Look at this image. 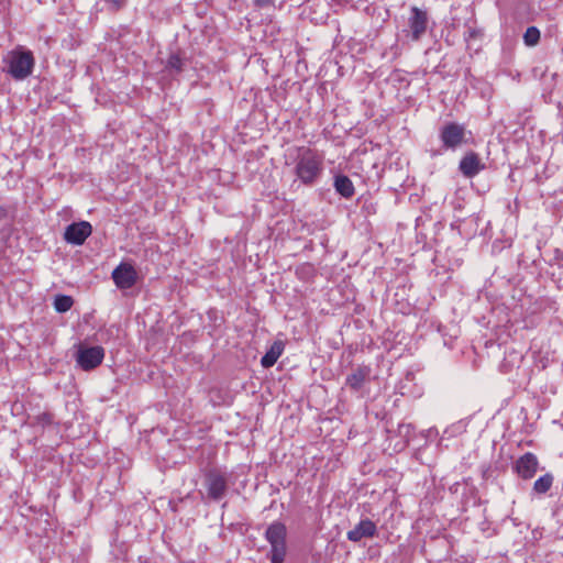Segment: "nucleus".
<instances>
[{
  "instance_id": "f257e3e1",
  "label": "nucleus",
  "mask_w": 563,
  "mask_h": 563,
  "mask_svg": "<svg viewBox=\"0 0 563 563\" xmlns=\"http://www.w3.org/2000/svg\"><path fill=\"white\" fill-rule=\"evenodd\" d=\"M323 172V155L306 146L297 148L295 174L306 186L314 185Z\"/></svg>"
},
{
  "instance_id": "f03ea898",
  "label": "nucleus",
  "mask_w": 563,
  "mask_h": 563,
  "mask_svg": "<svg viewBox=\"0 0 563 563\" xmlns=\"http://www.w3.org/2000/svg\"><path fill=\"white\" fill-rule=\"evenodd\" d=\"M286 536V526L280 521H274L267 527L265 538L271 544L269 560L272 563H283L285 561Z\"/></svg>"
},
{
  "instance_id": "7ed1b4c3",
  "label": "nucleus",
  "mask_w": 563,
  "mask_h": 563,
  "mask_svg": "<svg viewBox=\"0 0 563 563\" xmlns=\"http://www.w3.org/2000/svg\"><path fill=\"white\" fill-rule=\"evenodd\" d=\"M34 65L31 51L15 49L10 53L7 71L15 80H23L32 74Z\"/></svg>"
},
{
  "instance_id": "20e7f679",
  "label": "nucleus",
  "mask_w": 563,
  "mask_h": 563,
  "mask_svg": "<svg viewBox=\"0 0 563 563\" xmlns=\"http://www.w3.org/2000/svg\"><path fill=\"white\" fill-rule=\"evenodd\" d=\"M104 358L102 346H82L80 345L76 353L77 365L84 371H91L98 367Z\"/></svg>"
},
{
  "instance_id": "39448f33",
  "label": "nucleus",
  "mask_w": 563,
  "mask_h": 563,
  "mask_svg": "<svg viewBox=\"0 0 563 563\" xmlns=\"http://www.w3.org/2000/svg\"><path fill=\"white\" fill-rule=\"evenodd\" d=\"M205 486L208 497L214 501L221 500L228 492V479L218 470H210L205 475Z\"/></svg>"
},
{
  "instance_id": "423d86ee",
  "label": "nucleus",
  "mask_w": 563,
  "mask_h": 563,
  "mask_svg": "<svg viewBox=\"0 0 563 563\" xmlns=\"http://www.w3.org/2000/svg\"><path fill=\"white\" fill-rule=\"evenodd\" d=\"M428 12L418 7H411L408 25L411 32V38L419 41L426 33L428 27Z\"/></svg>"
},
{
  "instance_id": "0eeeda50",
  "label": "nucleus",
  "mask_w": 563,
  "mask_h": 563,
  "mask_svg": "<svg viewBox=\"0 0 563 563\" xmlns=\"http://www.w3.org/2000/svg\"><path fill=\"white\" fill-rule=\"evenodd\" d=\"M92 227L87 221L75 222L66 227L64 239L67 243L73 245H81L86 239L91 234Z\"/></svg>"
},
{
  "instance_id": "6e6552de",
  "label": "nucleus",
  "mask_w": 563,
  "mask_h": 563,
  "mask_svg": "<svg viewBox=\"0 0 563 563\" xmlns=\"http://www.w3.org/2000/svg\"><path fill=\"white\" fill-rule=\"evenodd\" d=\"M137 273L131 264L121 263L112 272V279L118 288L129 289L136 283Z\"/></svg>"
},
{
  "instance_id": "1a4fd4ad",
  "label": "nucleus",
  "mask_w": 563,
  "mask_h": 563,
  "mask_svg": "<svg viewBox=\"0 0 563 563\" xmlns=\"http://www.w3.org/2000/svg\"><path fill=\"white\" fill-rule=\"evenodd\" d=\"M486 168L485 163L475 152H467L459 164L461 174L466 178H473Z\"/></svg>"
},
{
  "instance_id": "9d476101",
  "label": "nucleus",
  "mask_w": 563,
  "mask_h": 563,
  "mask_svg": "<svg viewBox=\"0 0 563 563\" xmlns=\"http://www.w3.org/2000/svg\"><path fill=\"white\" fill-rule=\"evenodd\" d=\"M538 464L537 456L531 452H527L516 461L515 470L521 478L530 479L536 475Z\"/></svg>"
},
{
  "instance_id": "9b49d317",
  "label": "nucleus",
  "mask_w": 563,
  "mask_h": 563,
  "mask_svg": "<svg viewBox=\"0 0 563 563\" xmlns=\"http://www.w3.org/2000/svg\"><path fill=\"white\" fill-rule=\"evenodd\" d=\"M377 533V527L371 519H362L352 530L347 531L346 538L352 542H360L363 538H373Z\"/></svg>"
},
{
  "instance_id": "f8f14e48",
  "label": "nucleus",
  "mask_w": 563,
  "mask_h": 563,
  "mask_svg": "<svg viewBox=\"0 0 563 563\" xmlns=\"http://www.w3.org/2000/svg\"><path fill=\"white\" fill-rule=\"evenodd\" d=\"M372 369L367 365L356 366L350 375L346 376L345 386L351 390L358 391L369 379Z\"/></svg>"
},
{
  "instance_id": "ddd939ff",
  "label": "nucleus",
  "mask_w": 563,
  "mask_h": 563,
  "mask_svg": "<svg viewBox=\"0 0 563 563\" xmlns=\"http://www.w3.org/2000/svg\"><path fill=\"white\" fill-rule=\"evenodd\" d=\"M441 141H464L466 139V130L463 124L455 122L445 123L440 132Z\"/></svg>"
},
{
  "instance_id": "4468645a",
  "label": "nucleus",
  "mask_w": 563,
  "mask_h": 563,
  "mask_svg": "<svg viewBox=\"0 0 563 563\" xmlns=\"http://www.w3.org/2000/svg\"><path fill=\"white\" fill-rule=\"evenodd\" d=\"M187 64L188 59L180 53H172L165 63V70L170 75L180 74Z\"/></svg>"
},
{
  "instance_id": "2eb2a0df",
  "label": "nucleus",
  "mask_w": 563,
  "mask_h": 563,
  "mask_svg": "<svg viewBox=\"0 0 563 563\" xmlns=\"http://www.w3.org/2000/svg\"><path fill=\"white\" fill-rule=\"evenodd\" d=\"M284 351V345L282 342H274L271 349L265 353V355L261 360V364L263 367L268 368L272 367Z\"/></svg>"
},
{
  "instance_id": "dca6fc26",
  "label": "nucleus",
  "mask_w": 563,
  "mask_h": 563,
  "mask_svg": "<svg viewBox=\"0 0 563 563\" xmlns=\"http://www.w3.org/2000/svg\"><path fill=\"white\" fill-rule=\"evenodd\" d=\"M335 190L344 198H351L354 195L352 180L345 175H338L334 179Z\"/></svg>"
},
{
  "instance_id": "f3484780",
  "label": "nucleus",
  "mask_w": 563,
  "mask_h": 563,
  "mask_svg": "<svg viewBox=\"0 0 563 563\" xmlns=\"http://www.w3.org/2000/svg\"><path fill=\"white\" fill-rule=\"evenodd\" d=\"M73 305H74V299H73V297H70L68 295H57L54 299V308L59 313H64V312L70 310Z\"/></svg>"
},
{
  "instance_id": "a211bd4d",
  "label": "nucleus",
  "mask_w": 563,
  "mask_h": 563,
  "mask_svg": "<svg viewBox=\"0 0 563 563\" xmlns=\"http://www.w3.org/2000/svg\"><path fill=\"white\" fill-rule=\"evenodd\" d=\"M553 484V476L551 474H545L539 477L533 484V490L537 494H545Z\"/></svg>"
},
{
  "instance_id": "6ab92c4d",
  "label": "nucleus",
  "mask_w": 563,
  "mask_h": 563,
  "mask_svg": "<svg viewBox=\"0 0 563 563\" xmlns=\"http://www.w3.org/2000/svg\"><path fill=\"white\" fill-rule=\"evenodd\" d=\"M540 41V31L537 26H529L523 34V42L527 46H534Z\"/></svg>"
},
{
  "instance_id": "aec40b11",
  "label": "nucleus",
  "mask_w": 563,
  "mask_h": 563,
  "mask_svg": "<svg viewBox=\"0 0 563 563\" xmlns=\"http://www.w3.org/2000/svg\"><path fill=\"white\" fill-rule=\"evenodd\" d=\"M53 422V416L49 412H42L34 417V423L42 427L48 426Z\"/></svg>"
},
{
  "instance_id": "412c9836",
  "label": "nucleus",
  "mask_w": 563,
  "mask_h": 563,
  "mask_svg": "<svg viewBox=\"0 0 563 563\" xmlns=\"http://www.w3.org/2000/svg\"><path fill=\"white\" fill-rule=\"evenodd\" d=\"M275 0H254V4L258 8L274 7Z\"/></svg>"
},
{
  "instance_id": "4be33fe9",
  "label": "nucleus",
  "mask_w": 563,
  "mask_h": 563,
  "mask_svg": "<svg viewBox=\"0 0 563 563\" xmlns=\"http://www.w3.org/2000/svg\"><path fill=\"white\" fill-rule=\"evenodd\" d=\"M110 3L115 10L121 9L125 4V0H104Z\"/></svg>"
},
{
  "instance_id": "5701e85b",
  "label": "nucleus",
  "mask_w": 563,
  "mask_h": 563,
  "mask_svg": "<svg viewBox=\"0 0 563 563\" xmlns=\"http://www.w3.org/2000/svg\"><path fill=\"white\" fill-rule=\"evenodd\" d=\"M5 213H7V209L4 207H0V219L5 217Z\"/></svg>"
},
{
  "instance_id": "b1692460",
  "label": "nucleus",
  "mask_w": 563,
  "mask_h": 563,
  "mask_svg": "<svg viewBox=\"0 0 563 563\" xmlns=\"http://www.w3.org/2000/svg\"><path fill=\"white\" fill-rule=\"evenodd\" d=\"M475 34H476V32H475L474 30H471V31H470V36H471V37L475 36Z\"/></svg>"
},
{
  "instance_id": "393cba45",
  "label": "nucleus",
  "mask_w": 563,
  "mask_h": 563,
  "mask_svg": "<svg viewBox=\"0 0 563 563\" xmlns=\"http://www.w3.org/2000/svg\"><path fill=\"white\" fill-rule=\"evenodd\" d=\"M448 145H451V146H454L456 143L454 142H451V143H446Z\"/></svg>"
}]
</instances>
